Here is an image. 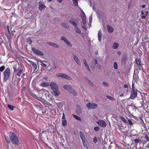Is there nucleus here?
I'll return each instance as SVG.
<instances>
[{"mask_svg":"<svg viewBox=\"0 0 149 149\" xmlns=\"http://www.w3.org/2000/svg\"><path fill=\"white\" fill-rule=\"evenodd\" d=\"M9 136L12 143L14 144H17L19 142V140L16 135L13 132H10Z\"/></svg>","mask_w":149,"mask_h":149,"instance_id":"f257e3e1","label":"nucleus"},{"mask_svg":"<svg viewBox=\"0 0 149 149\" xmlns=\"http://www.w3.org/2000/svg\"><path fill=\"white\" fill-rule=\"evenodd\" d=\"M3 80L4 81H6L8 80L10 75V71L9 68H7L3 72Z\"/></svg>","mask_w":149,"mask_h":149,"instance_id":"f03ea898","label":"nucleus"},{"mask_svg":"<svg viewBox=\"0 0 149 149\" xmlns=\"http://www.w3.org/2000/svg\"><path fill=\"white\" fill-rule=\"evenodd\" d=\"M56 76L58 77H62L65 78L69 80H72V78L68 75L63 73H58L56 74Z\"/></svg>","mask_w":149,"mask_h":149,"instance_id":"7ed1b4c3","label":"nucleus"},{"mask_svg":"<svg viewBox=\"0 0 149 149\" xmlns=\"http://www.w3.org/2000/svg\"><path fill=\"white\" fill-rule=\"evenodd\" d=\"M86 107L89 109H95L97 108V105L96 103L90 102L87 104Z\"/></svg>","mask_w":149,"mask_h":149,"instance_id":"20e7f679","label":"nucleus"},{"mask_svg":"<svg viewBox=\"0 0 149 149\" xmlns=\"http://www.w3.org/2000/svg\"><path fill=\"white\" fill-rule=\"evenodd\" d=\"M49 86H50L52 90L54 91L58 89V86L57 84L54 82L52 81L50 83Z\"/></svg>","mask_w":149,"mask_h":149,"instance_id":"39448f33","label":"nucleus"},{"mask_svg":"<svg viewBox=\"0 0 149 149\" xmlns=\"http://www.w3.org/2000/svg\"><path fill=\"white\" fill-rule=\"evenodd\" d=\"M36 54L41 56H43L44 54L41 51L36 49L33 47H32L31 49Z\"/></svg>","mask_w":149,"mask_h":149,"instance_id":"423d86ee","label":"nucleus"},{"mask_svg":"<svg viewBox=\"0 0 149 149\" xmlns=\"http://www.w3.org/2000/svg\"><path fill=\"white\" fill-rule=\"evenodd\" d=\"M72 56L74 59L75 62L79 65H81L79 59L78 57L74 54H73Z\"/></svg>","mask_w":149,"mask_h":149,"instance_id":"0eeeda50","label":"nucleus"},{"mask_svg":"<svg viewBox=\"0 0 149 149\" xmlns=\"http://www.w3.org/2000/svg\"><path fill=\"white\" fill-rule=\"evenodd\" d=\"M97 123L98 125L101 127H105L107 126V124L106 122L103 120H99Z\"/></svg>","mask_w":149,"mask_h":149,"instance_id":"6e6552de","label":"nucleus"},{"mask_svg":"<svg viewBox=\"0 0 149 149\" xmlns=\"http://www.w3.org/2000/svg\"><path fill=\"white\" fill-rule=\"evenodd\" d=\"M137 96V91H132L131 92L130 96V98L133 100Z\"/></svg>","mask_w":149,"mask_h":149,"instance_id":"1a4fd4ad","label":"nucleus"},{"mask_svg":"<svg viewBox=\"0 0 149 149\" xmlns=\"http://www.w3.org/2000/svg\"><path fill=\"white\" fill-rule=\"evenodd\" d=\"M29 93L30 95L34 98L38 100L39 101H41L42 100V98L41 97H39L36 95L35 94L33 93L31 91L29 90Z\"/></svg>","mask_w":149,"mask_h":149,"instance_id":"9d476101","label":"nucleus"},{"mask_svg":"<svg viewBox=\"0 0 149 149\" xmlns=\"http://www.w3.org/2000/svg\"><path fill=\"white\" fill-rule=\"evenodd\" d=\"M39 10H44L46 8V6L42 3V1H40L39 2Z\"/></svg>","mask_w":149,"mask_h":149,"instance_id":"9b49d317","label":"nucleus"},{"mask_svg":"<svg viewBox=\"0 0 149 149\" xmlns=\"http://www.w3.org/2000/svg\"><path fill=\"white\" fill-rule=\"evenodd\" d=\"M70 93L73 94L74 95H76L77 93L70 86V88H68L67 91Z\"/></svg>","mask_w":149,"mask_h":149,"instance_id":"f8f14e48","label":"nucleus"},{"mask_svg":"<svg viewBox=\"0 0 149 149\" xmlns=\"http://www.w3.org/2000/svg\"><path fill=\"white\" fill-rule=\"evenodd\" d=\"M23 70V69H19L18 68L17 69V70L16 72H15L16 73L15 75L19 77H20L21 76V73L22 72Z\"/></svg>","mask_w":149,"mask_h":149,"instance_id":"ddd939ff","label":"nucleus"},{"mask_svg":"<svg viewBox=\"0 0 149 149\" xmlns=\"http://www.w3.org/2000/svg\"><path fill=\"white\" fill-rule=\"evenodd\" d=\"M47 44L53 47L54 48H56L59 47L58 45L56 43L51 42H47Z\"/></svg>","mask_w":149,"mask_h":149,"instance_id":"4468645a","label":"nucleus"},{"mask_svg":"<svg viewBox=\"0 0 149 149\" xmlns=\"http://www.w3.org/2000/svg\"><path fill=\"white\" fill-rule=\"evenodd\" d=\"M97 64V60L96 59H94V60L92 61V65H91V68L93 70L94 69L95 65Z\"/></svg>","mask_w":149,"mask_h":149,"instance_id":"2eb2a0df","label":"nucleus"},{"mask_svg":"<svg viewBox=\"0 0 149 149\" xmlns=\"http://www.w3.org/2000/svg\"><path fill=\"white\" fill-rule=\"evenodd\" d=\"M39 62L40 63H41V64H40V65L42 66H43L45 68L44 69V70H45L46 69H47L48 67H47V65L45 63H47V62L46 61H40Z\"/></svg>","mask_w":149,"mask_h":149,"instance_id":"dca6fc26","label":"nucleus"},{"mask_svg":"<svg viewBox=\"0 0 149 149\" xmlns=\"http://www.w3.org/2000/svg\"><path fill=\"white\" fill-rule=\"evenodd\" d=\"M76 109V113L78 114H80L82 113L81 109L79 106L77 105Z\"/></svg>","mask_w":149,"mask_h":149,"instance_id":"f3484780","label":"nucleus"},{"mask_svg":"<svg viewBox=\"0 0 149 149\" xmlns=\"http://www.w3.org/2000/svg\"><path fill=\"white\" fill-rule=\"evenodd\" d=\"M52 94L54 95L57 96L60 94V92L58 91V89L57 90L53 91Z\"/></svg>","mask_w":149,"mask_h":149,"instance_id":"a211bd4d","label":"nucleus"},{"mask_svg":"<svg viewBox=\"0 0 149 149\" xmlns=\"http://www.w3.org/2000/svg\"><path fill=\"white\" fill-rule=\"evenodd\" d=\"M135 62L138 66L140 67L141 66V60L139 58H136L135 59Z\"/></svg>","mask_w":149,"mask_h":149,"instance_id":"6ab92c4d","label":"nucleus"},{"mask_svg":"<svg viewBox=\"0 0 149 149\" xmlns=\"http://www.w3.org/2000/svg\"><path fill=\"white\" fill-rule=\"evenodd\" d=\"M29 61V63L32 65L33 68L34 69V71L36 70L37 68V65L36 64L31 61Z\"/></svg>","mask_w":149,"mask_h":149,"instance_id":"aec40b11","label":"nucleus"},{"mask_svg":"<svg viewBox=\"0 0 149 149\" xmlns=\"http://www.w3.org/2000/svg\"><path fill=\"white\" fill-rule=\"evenodd\" d=\"M102 34L100 30L98 31V40L100 42H101L102 39Z\"/></svg>","mask_w":149,"mask_h":149,"instance_id":"412c9836","label":"nucleus"},{"mask_svg":"<svg viewBox=\"0 0 149 149\" xmlns=\"http://www.w3.org/2000/svg\"><path fill=\"white\" fill-rule=\"evenodd\" d=\"M40 85L42 87H45L49 86V84L47 82H41Z\"/></svg>","mask_w":149,"mask_h":149,"instance_id":"4be33fe9","label":"nucleus"},{"mask_svg":"<svg viewBox=\"0 0 149 149\" xmlns=\"http://www.w3.org/2000/svg\"><path fill=\"white\" fill-rule=\"evenodd\" d=\"M107 28L108 31L109 33L112 32L113 30V29L110 26L108 25L107 26Z\"/></svg>","mask_w":149,"mask_h":149,"instance_id":"5701e85b","label":"nucleus"},{"mask_svg":"<svg viewBox=\"0 0 149 149\" xmlns=\"http://www.w3.org/2000/svg\"><path fill=\"white\" fill-rule=\"evenodd\" d=\"M127 57L125 56L123 57L122 58L121 61V63L122 65H124L125 64L126 62Z\"/></svg>","mask_w":149,"mask_h":149,"instance_id":"b1692460","label":"nucleus"},{"mask_svg":"<svg viewBox=\"0 0 149 149\" xmlns=\"http://www.w3.org/2000/svg\"><path fill=\"white\" fill-rule=\"evenodd\" d=\"M44 91L43 93L45 94L46 97L48 98L49 97V92L46 90L44 89H42Z\"/></svg>","mask_w":149,"mask_h":149,"instance_id":"393cba45","label":"nucleus"},{"mask_svg":"<svg viewBox=\"0 0 149 149\" xmlns=\"http://www.w3.org/2000/svg\"><path fill=\"white\" fill-rule=\"evenodd\" d=\"M145 12V15H142L141 16V18L142 19H145L146 18V16H147L148 14V11H144Z\"/></svg>","mask_w":149,"mask_h":149,"instance_id":"a878e982","label":"nucleus"},{"mask_svg":"<svg viewBox=\"0 0 149 149\" xmlns=\"http://www.w3.org/2000/svg\"><path fill=\"white\" fill-rule=\"evenodd\" d=\"M118 46L119 45L118 43L115 42L113 44V49H116L118 47Z\"/></svg>","mask_w":149,"mask_h":149,"instance_id":"bb28decb","label":"nucleus"},{"mask_svg":"<svg viewBox=\"0 0 149 149\" xmlns=\"http://www.w3.org/2000/svg\"><path fill=\"white\" fill-rule=\"evenodd\" d=\"M61 25L65 28L68 29L69 28V26H68L67 23H62Z\"/></svg>","mask_w":149,"mask_h":149,"instance_id":"cd10ccee","label":"nucleus"},{"mask_svg":"<svg viewBox=\"0 0 149 149\" xmlns=\"http://www.w3.org/2000/svg\"><path fill=\"white\" fill-rule=\"evenodd\" d=\"M138 100H140V102L141 104V107H142L144 105V100L142 97L141 98L138 99Z\"/></svg>","mask_w":149,"mask_h":149,"instance_id":"c85d7f7f","label":"nucleus"},{"mask_svg":"<svg viewBox=\"0 0 149 149\" xmlns=\"http://www.w3.org/2000/svg\"><path fill=\"white\" fill-rule=\"evenodd\" d=\"M73 116L74 118H75L76 119L80 121H81V118L73 114Z\"/></svg>","mask_w":149,"mask_h":149,"instance_id":"c756f323","label":"nucleus"},{"mask_svg":"<svg viewBox=\"0 0 149 149\" xmlns=\"http://www.w3.org/2000/svg\"><path fill=\"white\" fill-rule=\"evenodd\" d=\"M75 28L77 33H81V31L80 30V29L77 26L76 27H75Z\"/></svg>","mask_w":149,"mask_h":149,"instance_id":"7c9ffc66","label":"nucleus"},{"mask_svg":"<svg viewBox=\"0 0 149 149\" xmlns=\"http://www.w3.org/2000/svg\"><path fill=\"white\" fill-rule=\"evenodd\" d=\"M62 125L63 126H65L67 125V122L66 120H62Z\"/></svg>","mask_w":149,"mask_h":149,"instance_id":"2f4dec72","label":"nucleus"},{"mask_svg":"<svg viewBox=\"0 0 149 149\" xmlns=\"http://www.w3.org/2000/svg\"><path fill=\"white\" fill-rule=\"evenodd\" d=\"M79 135L80 137L81 138V139L83 140V139H84V136L83 133H82V132L80 131L79 132Z\"/></svg>","mask_w":149,"mask_h":149,"instance_id":"473e14b6","label":"nucleus"},{"mask_svg":"<svg viewBox=\"0 0 149 149\" xmlns=\"http://www.w3.org/2000/svg\"><path fill=\"white\" fill-rule=\"evenodd\" d=\"M8 107L11 110H13V108L14 107L12 105L8 104Z\"/></svg>","mask_w":149,"mask_h":149,"instance_id":"72a5a7b5","label":"nucleus"},{"mask_svg":"<svg viewBox=\"0 0 149 149\" xmlns=\"http://www.w3.org/2000/svg\"><path fill=\"white\" fill-rule=\"evenodd\" d=\"M70 22L72 23L74 26V27H76L77 26V25L76 22L72 20H71L70 21Z\"/></svg>","mask_w":149,"mask_h":149,"instance_id":"f704fd0d","label":"nucleus"},{"mask_svg":"<svg viewBox=\"0 0 149 149\" xmlns=\"http://www.w3.org/2000/svg\"><path fill=\"white\" fill-rule=\"evenodd\" d=\"M72 1L74 4L75 6H78V0H72Z\"/></svg>","mask_w":149,"mask_h":149,"instance_id":"c9c22d12","label":"nucleus"},{"mask_svg":"<svg viewBox=\"0 0 149 149\" xmlns=\"http://www.w3.org/2000/svg\"><path fill=\"white\" fill-rule=\"evenodd\" d=\"M27 42L29 44H31L32 43V41L31 39H26Z\"/></svg>","mask_w":149,"mask_h":149,"instance_id":"e433bc0d","label":"nucleus"},{"mask_svg":"<svg viewBox=\"0 0 149 149\" xmlns=\"http://www.w3.org/2000/svg\"><path fill=\"white\" fill-rule=\"evenodd\" d=\"M120 119L125 123H127V122L125 119L122 116L120 117Z\"/></svg>","mask_w":149,"mask_h":149,"instance_id":"4c0bfd02","label":"nucleus"},{"mask_svg":"<svg viewBox=\"0 0 149 149\" xmlns=\"http://www.w3.org/2000/svg\"><path fill=\"white\" fill-rule=\"evenodd\" d=\"M70 86L69 85H65L63 86V87L66 90H67L68 91V90L69 88H70Z\"/></svg>","mask_w":149,"mask_h":149,"instance_id":"58836bf2","label":"nucleus"},{"mask_svg":"<svg viewBox=\"0 0 149 149\" xmlns=\"http://www.w3.org/2000/svg\"><path fill=\"white\" fill-rule=\"evenodd\" d=\"M61 40H63L65 42L68 40L64 36H62L61 38Z\"/></svg>","mask_w":149,"mask_h":149,"instance_id":"ea45409f","label":"nucleus"},{"mask_svg":"<svg viewBox=\"0 0 149 149\" xmlns=\"http://www.w3.org/2000/svg\"><path fill=\"white\" fill-rule=\"evenodd\" d=\"M65 43H66L67 45H68L69 46L72 47V45L67 40L65 42Z\"/></svg>","mask_w":149,"mask_h":149,"instance_id":"a19ab883","label":"nucleus"},{"mask_svg":"<svg viewBox=\"0 0 149 149\" xmlns=\"http://www.w3.org/2000/svg\"><path fill=\"white\" fill-rule=\"evenodd\" d=\"M65 43H66L67 45H68L69 46L72 47V45L67 40L65 42Z\"/></svg>","mask_w":149,"mask_h":149,"instance_id":"79ce46f5","label":"nucleus"},{"mask_svg":"<svg viewBox=\"0 0 149 149\" xmlns=\"http://www.w3.org/2000/svg\"><path fill=\"white\" fill-rule=\"evenodd\" d=\"M65 43H66L67 45H68L69 46L72 47V45L67 40L65 42Z\"/></svg>","mask_w":149,"mask_h":149,"instance_id":"37998d69","label":"nucleus"},{"mask_svg":"<svg viewBox=\"0 0 149 149\" xmlns=\"http://www.w3.org/2000/svg\"><path fill=\"white\" fill-rule=\"evenodd\" d=\"M5 67L4 66H2L0 67V71L3 72L5 69Z\"/></svg>","mask_w":149,"mask_h":149,"instance_id":"c03bdc74","label":"nucleus"},{"mask_svg":"<svg viewBox=\"0 0 149 149\" xmlns=\"http://www.w3.org/2000/svg\"><path fill=\"white\" fill-rule=\"evenodd\" d=\"M114 68L115 69H117L118 68V64L116 62H115L114 64Z\"/></svg>","mask_w":149,"mask_h":149,"instance_id":"a18cd8bd","label":"nucleus"},{"mask_svg":"<svg viewBox=\"0 0 149 149\" xmlns=\"http://www.w3.org/2000/svg\"><path fill=\"white\" fill-rule=\"evenodd\" d=\"M107 97L110 100H113L114 98L109 95H107Z\"/></svg>","mask_w":149,"mask_h":149,"instance_id":"49530a36","label":"nucleus"},{"mask_svg":"<svg viewBox=\"0 0 149 149\" xmlns=\"http://www.w3.org/2000/svg\"><path fill=\"white\" fill-rule=\"evenodd\" d=\"M82 21V25H85L86 23V19H84V18H83Z\"/></svg>","mask_w":149,"mask_h":149,"instance_id":"de8ad7c7","label":"nucleus"},{"mask_svg":"<svg viewBox=\"0 0 149 149\" xmlns=\"http://www.w3.org/2000/svg\"><path fill=\"white\" fill-rule=\"evenodd\" d=\"M100 129V127L99 126H96L94 127V130L96 131H98Z\"/></svg>","mask_w":149,"mask_h":149,"instance_id":"09e8293b","label":"nucleus"},{"mask_svg":"<svg viewBox=\"0 0 149 149\" xmlns=\"http://www.w3.org/2000/svg\"><path fill=\"white\" fill-rule=\"evenodd\" d=\"M103 84L106 87H107L109 86V84L107 83V82H103Z\"/></svg>","mask_w":149,"mask_h":149,"instance_id":"8fccbe9b","label":"nucleus"},{"mask_svg":"<svg viewBox=\"0 0 149 149\" xmlns=\"http://www.w3.org/2000/svg\"><path fill=\"white\" fill-rule=\"evenodd\" d=\"M82 13H83V14L81 16L82 19H83V18H84V19H86V17L85 14V13H84V12L83 11H82Z\"/></svg>","mask_w":149,"mask_h":149,"instance_id":"3c124183","label":"nucleus"},{"mask_svg":"<svg viewBox=\"0 0 149 149\" xmlns=\"http://www.w3.org/2000/svg\"><path fill=\"white\" fill-rule=\"evenodd\" d=\"M140 141V140L138 139H134V141L136 143H138Z\"/></svg>","mask_w":149,"mask_h":149,"instance_id":"603ef678","label":"nucleus"},{"mask_svg":"<svg viewBox=\"0 0 149 149\" xmlns=\"http://www.w3.org/2000/svg\"><path fill=\"white\" fill-rule=\"evenodd\" d=\"M128 123L130 125H132V122L130 119L128 120Z\"/></svg>","mask_w":149,"mask_h":149,"instance_id":"864d4df0","label":"nucleus"},{"mask_svg":"<svg viewBox=\"0 0 149 149\" xmlns=\"http://www.w3.org/2000/svg\"><path fill=\"white\" fill-rule=\"evenodd\" d=\"M93 141L95 143H96L97 142V140L96 137H95L93 139Z\"/></svg>","mask_w":149,"mask_h":149,"instance_id":"5fc2aeb1","label":"nucleus"},{"mask_svg":"<svg viewBox=\"0 0 149 149\" xmlns=\"http://www.w3.org/2000/svg\"><path fill=\"white\" fill-rule=\"evenodd\" d=\"M13 68L14 69V73L16 72L17 70V69L16 68V67L15 65L13 67Z\"/></svg>","mask_w":149,"mask_h":149,"instance_id":"6e6d98bb","label":"nucleus"},{"mask_svg":"<svg viewBox=\"0 0 149 149\" xmlns=\"http://www.w3.org/2000/svg\"><path fill=\"white\" fill-rule=\"evenodd\" d=\"M144 13L145 12H144V10H142V11H141V17L142 15H145V14Z\"/></svg>","mask_w":149,"mask_h":149,"instance_id":"4d7b16f0","label":"nucleus"},{"mask_svg":"<svg viewBox=\"0 0 149 149\" xmlns=\"http://www.w3.org/2000/svg\"><path fill=\"white\" fill-rule=\"evenodd\" d=\"M92 19V16H91V17H89V22L90 23H91Z\"/></svg>","mask_w":149,"mask_h":149,"instance_id":"13d9d810","label":"nucleus"},{"mask_svg":"<svg viewBox=\"0 0 149 149\" xmlns=\"http://www.w3.org/2000/svg\"><path fill=\"white\" fill-rule=\"evenodd\" d=\"M62 118L63 120H65V115L64 113H63V116L62 117Z\"/></svg>","mask_w":149,"mask_h":149,"instance_id":"bf43d9fd","label":"nucleus"},{"mask_svg":"<svg viewBox=\"0 0 149 149\" xmlns=\"http://www.w3.org/2000/svg\"><path fill=\"white\" fill-rule=\"evenodd\" d=\"M146 140V141H148L149 140V139L148 138V136H146L145 137Z\"/></svg>","mask_w":149,"mask_h":149,"instance_id":"052dcab7","label":"nucleus"},{"mask_svg":"<svg viewBox=\"0 0 149 149\" xmlns=\"http://www.w3.org/2000/svg\"><path fill=\"white\" fill-rule=\"evenodd\" d=\"M83 62L84 64L87 63L86 60L84 58L83 59Z\"/></svg>","mask_w":149,"mask_h":149,"instance_id":"680f3d73","label":"nucleus"},{"mask_svg":"<svg viewBox=\"0 0 149 149\" xmlns=\"http://www.w3.org/2000/svg\"><path fill=\"white\" fill-rule=\"evenodd\" d=\"M38 107V109L39 111H42V108L40 107Z\"/></svg>","mask_w":149,"mask_h":149,"instance_id":"e2e57ef3","label":"nucleus"},{"mask_svg":"<svg viewBox=\"0 0 149 149\" xmlns=\"http://www.w3.org/2000/svg\"><path fill=\"white\" fill-rule=\"evenodd\" d=\"M25 88H26L25 87H24V86L22 88V91H24L25 89Z\"/></svg>","mask_w":149,"mask_h":149,"instance_id":"0e129e2a","label":"nucleus"},{"mask_svg":"<svg viewBox=\"0 0 149 149\" xmlns=\"http://www.w3.org/2000/svg\"><path fill=\"white\" fill-rule=\"evenodd\" d=\"M5 139H6V141L8 143H10V141H9V140H8H8H7V139H6V137L5 136Z\"/></svg>","mask_w":149,"mask_h":149,"instance_id":"69168bd1","label":"nucleus"},{"mask_svg":"<svg viewBox=\"0 0 149 149\" xmlns=\"http://www.w3.org/2000/svg\"><path fill=\"white\" fill-rule=\"evenodd\" d=\"M88 83L89 84H90V85H92V84H93L92 82H91V81H89Z\"/></svg>","mask_w":149,"mask_h":149,"instance_id":"338daca9","label":"nucleus"},{"mask_svg":"<svg viewBox=\"0 0 149 149\" xmlns=\"http://www.w3.org/2000/svg\"><path fill=\"white\" fill-rule=\"evenodd\" d=\"M97 67L99 69H100L101 68V65H98L97 66Z\"/></svg>","mask_w":149,"mask_h":149,"instance_id":"774afa93","label":"nucleus"}]
</instances>
